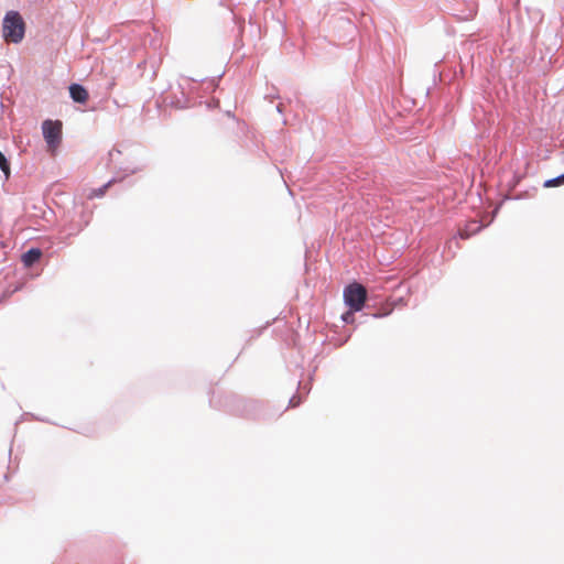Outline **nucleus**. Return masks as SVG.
<instances>
[{"label":"nucleus","instance_id":"9","mask_svg":"<svg viewBox=\"0 0 564 564\" xmlns=\"http://www.w3.org/2000/svg\"><path fill=\"white\" fill-rule=\"evenodd\" d=\"M111 184H112V181H109L107 184H105V185H104V186H101L100 188L95 189V191L89 195V198L104 196V195H105V193L107 192L108 187H109Z\"/></svg>","mask_w":564,"mask_h":564},{"label":"nucleus","instance_id":"1","mask_svg":"<svg viewBox=\"0 0 564 564\" xmlns=\"http://www.w3.org/2000/svg\"><path fill=\"white\" fill-rule=\"evenodd\" d=\"M3 37L7 42L19 43L22 41L25 31V24L17 11H9L3 19Z\"/></svg>","mask_w":564,"mask_h":564},{"label":"nucleus","instance_id":"2","mask_svg":"<svg viewBox=\"0 0 564 564\" xmlns=\"http://www.w3.org/2000/svg\"><path fill=\"white\" fill-rule=\"evenodd\" d=\"M344 300L352 312H359L367 300V290L364 285L354 282L345 288Z\"/></svg>","mask_w":564,"mask_h":564},{"label":"nucleus","instance_id":"10","mask_svg":"<svg viewBox=\"0 0 564 564\" xmlns=\"http://www.w3.org/2000/svg\"><path fill=\"white\" fill-rule=\"evenodd\" d=\"M354 313L352 310L350 308V311L346 312L345 314H343L341 318L344 322L346 323H351L354 322Z\"/></svg>","mask_w":564,"mask_h":564},{"label":"nucleus","instance_id":"3","mask_svg":"<svg viewBox=\"0 0 564 564\" xmlns=\"http://www.w3.org/2000/svg\"><path fill=\"white\" fill-rule=\"evenodd\" d=\"M42 130L47 149L54 155L62 140V122L58 120H45L42 123Z\"/></svg>","mask_w":564,"mask_h":564},{"label":"nucleus","instance_id":"4","mask_svg":"<svg viewBox=\"0 0 564 564\" xmlns=\"http://www.w3.org/2000/svg\"><path fill=\"white\" fill-rule=\"evenodd\" d=\"M69 94L75 102L85 104L87 102L89 95L87 89L79 84H72L69 86Z\"/></svg>","mask_w":564,"mask_h":564},{"label":"nucleus","instance_id":"5","mask_svg":"<svg viewBox=\"0 0 564 564\" xmlns=\"http://www.w3.org/2000/svg\"><path fill=\"white\" fill-rule=\"evenodd\" d=\"M41 256L42 251L40 249L32 248L22 254V262L26 268H30L40 260Z\"/></svg>","mask_w":564,"mask_h":564},{"label":"nucleus","instance_id":"6","mask_svg":"<svg viewBox=\"0 0 564 564\" xmlns=\"http://www.w3.org/2000/svg\"><path fill=\"white\" fill-rule=\"evenodd\" d=\"M480 229L481 226L477 221L473 220L466 226V228L459 230V236L462 239H468L471 235L478 232Z\"/></svg>","mask_w":564,"mask_h":564},{"label":"nucleus","instance_id":"7","mask_svg":"<svg viewBox=\"0 0 564 564\" xmlns=\"http://www.w3.org/2000/svg\"><path fill=\"white\" fill-rule=\"evenodd\" d=\"M0 169L2 170L6 177L8 178L10 176V164L1 151H0Z\"/></svg>","mask_w":564,"mask_h":564},{"label":"nucleus","instance_id":"8","mask_svg":"<svg viewBox=\"0 0 564 564\" xmlns=\"http://www.w3.org/2000/svg\"><path fill=\"white\" fill-rule=\"evenodd\" d=\"M564 184V174L544 182V187H556Z\"/></svg>","mask_w":564,"mask_h":564}]
</instances>
